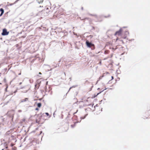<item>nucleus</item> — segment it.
<instances>
[{"label":"nucleus","instance_id":"412c9836","mask_svg":"<svg viewBox=\"0 0 150 150\" xmlns=\"http://www.w3.org/2000/svg\"><path fill=\"white\" fill-rule=\"evenodd\" d=\"M118 39V38H117L116 39V41H117V40Z\"/></svg>","mask_w":150,"mask_h":150},{"label":"nucleus","instance_id":"f8f14e48","mask_svg":"<svg viewBox=\"0 0 150 150\" xmlns=\"http://www.w3.org/2000/svg\"><path fill=\"white\" fill-rule=\"evenodd\" d=\"M103 90L102 91L100 92L99 93H98L96 95H95L94 97V98L96 97L102 91H103Z\"/></svg>","mask_w":150,"mask_h":150},{"label":"nucleus","instance_id":"a878e982","mask_svg":"<svg viewBox=\"0 0 150 150\" xmlns=\"http://www.w3.org/2000/svg\"><path fill=\"white\" fill-rule=\"evenodd\" d=\"M6 148H8V147L7 146L6 147Z\"/></svg>","mask_w":150,"mask_h":150},{"label":"nucleus","instance_id":"6e6552de","mask_svg":"<svg viewBox=\"0 0 150 150\" xmlns=\"http://www.w3.org/2000/svg\"><path fill=\"white\" fill-rule=\"evenodd\" d=\"M43 1V0H37V2L39 4L42 3Z\"/></svg>","mask_w":150,"mask_h":150},{"label":"nucleus","instance_id":"cd10ccee","mask_svg":"<svg viewBox=\"0 0 150 150\" xmlns=\"http://www.w3.org/2000/svg\"><path fill=\"white\" fill-rule=\"evenodd\" d=\"M61 15H62V13H61L60 14Z\"/></svg>","mask_w":150,"mask_h":150},{"label":"nucleus","instance_id":"9b49d317","mask_svg":"<svg viewBox=\"0 0 150 150\" xmlns=\"http://www.w3.org/2000/svg\"><path fill=\"white\" fill-rule=\"evenodd\" d=\"M110 51L108 50H106L105 52V54H108L109 53Z\"/></svg>","mask_w":150,"mask_h":150},{"label":"nucleus","instance_id":"423d86ee","mask_svg":"<svg viewBox=\"0 0 150 150\" xmlns=\"http://www.w3.org/2000/svg\"><path fill=\"white\" fill-rule=\"evenodd\" d=\"M28 98H25L24 99H22L21 100V102L23 103L25 102H26L27 101H28Z\"/></svg>","mask_w":150,"mask_h":150},{"label":"nucleus","instance_id":"4468645a","mask_svg":"<svg viewBox=\"0 0 150 150\" xmlns=\"http://www.w3.org/2000/svg\"><path fill=\"white\" fill-rule=\"evenodd\" d=\"M116 49H117V47H116L115 48L113 47L112 48V50L113 51L115 50H116Z\"/></svg>","mask_w":150,"mask_h":150},{"label":"nucleus","instance_id":"6ab92c4d","mask_svg":"<svg viewBox=\"0 0 150 150\" xmlns=\"http://www.w3.org/2000/svg\"><path fill=\"white\" fill-rule=\"evenodd\" d=\"M40 121V120L38 121V120L37 119L36 120V122H39Z\"/></svg>","mask_w":150,"mask_h":150},{"label":"nucleus","instance_id":"20e7f679","mask_svg":"<svg viewBox=\"0 0 150 150\" xmlns=\"http://www.w3.org/2000/svg\"><path fill=\"white\" fill-rule=\"evenodd\" d=\"M122 33V30L121 29H120L119 31H117L115 35H121Z\"/></svg>","mask_w":150,"mask_h":150},{"label":"nucleus","instance_id":"b1692460","mask_svg":"<svg viewBox=\"0 0 150 150\" xmlns=\"http://www.w3.org/2000/svg\"><path fill=\"white\" fill-rule=\"evenodd\" d=\"M21 83H20V84H21Z\"/></svg>","mask_w":150,"mask_h":150},{"label":"nucleus","instance_id":"f257e3e1","mask_svg":"<svg viewBox=\"0 0 150 150\" xmlns=\"http://www.w3.org/2000/svg\"><path fill=\"white\" fill-rule=\"evenodd\" d=\"M150 116V110L147 111L145 114V116H144V119H147Z\"/></svg>","mask_w":150,"mask_h":150},{"label":"nucleus","instance_id":"dca6fc26","mask_svg":"<svg viewBox=\"0 0 150 150\" xmlns=\"http://www.w3.org/2000/svg\"><path fill=\"white\" fill-rule=\"evenodd\" d=\"M85 115V116L84 117H81V118H82V119H84L85 117L86 116V115Z\"/></svg>","mask_w":150,"mask_h":150},{"label":"nucleus","instance_id":"aec40b11","mask_svg":"<svg viewBox=\"0 0 150 150\" xmlns=\"http://www.w3.org/2000/svg\"><path fill=\"white\" fill-rule=\"evenodd\" d=\"M21 71H20V73L19 74H18V75H21Z\"/></svg>","mask_w":150,"mask_h":150},{"label":"nucleus","instance_id":"7ed1b4c3","mask_svg":"<svg viewBox=\"0 0 150 150\" xmlns=\"http://www.w3.org/2000/svg\"><path fill=\"white\" fill-rule=\"evenodd\" d=\"M86 44L87 46L88 47H94V45L91 43L89 42L88 41H86Z\"/></svg>","mask_w":150,"mask_h":150},{"label":"nucleus","instance_id":"2eb2a0df","mask_svg":"<svg viewBox=\"0 0 150 150\" xmlns=\"http://www.w3.org/2000/svg\"><path fill=\"white\" fill-rule=\"evenodd\" d=\"M45 114H46V115L47 116H48L49 115V114L47 112H46L45 113Z\"/></svg>","mask_w":150,"mask_h":150},{"label":"nucleus","instance_id":"f03ea898","mask_svg":"<svg viewBox=\"0 0 150 150\" xmlns=\"http://www.w3.org/2000/svg\"><path fill=\"white\" fill-rule=\"evenodd\" d=\"M9 33V32H7L6 29L4 28L3 30V32L1 35H8Z\"/></svg>","mask_w":150,"mask_h":150},{"label":"nucleus","instance_id":"bb28decb","mask_svg":"<svg viewBox=\"0 0 150 150\" xmlns=\"http://www.w3.org/2000/svg\"><path fill=\"white\" fill-rule=\"evenodd\" d=\"M2 150H4V149H2Z\"/></svg>","mask_w":150,"mask_h":150},{"label":"nucleus","instance_id":"a211bd4d","mask_svg":"<svg viewBox=\"0 0 150 150\" xmlns=\"http://www.w3.org/2000/svg\"><path fill=\"white\" fill-rule=\"evenodd\" d=\"M35 110L38 111L39 110V109L38 108H36L35 109Z\"/></svg>","mask_w":150,"mask_h":150},{"label":"nucleus","instance_id":"4be33fe9","mask_svg":"<svg viewBox=\"0 0 150 150\" xmlns=\"http://www.w3.org/2000/svg\"><path fill=\"white\" fill-rule=\"evenodd\" d=\"M39 74H42L41 72H40L39 73Z\"/></svg>","mask_w":150,"mask_h":150},{"label":"nucleus","instance_id":"9d476101","mask_svg":"<svg viewBox=\"0 0 150 150\" xmlns=\"http://www.w3.org/2000/svg\"><path fill=\"white\" fill-rule=\"evenodd\" d=\"M42 104L40 103H38L37 104V106L39 108H40Z\"/></svg>","mask_w":150,"mask_h":150},{"label":"nucleus","instance_id":"0eeeda50","mask_svg":"<svg viewBox=\"0 0 150 150\" xmlns=\"http://www.w3.org/2000/svg\"><path fill=\"white\" fill-rule=\"evenodd\" d=\"M0 11H1V13L0 15V16H2V15H3V14L4 13V10L3 8H1L0 9Z\"/></svg>","mask_w":150,"mask_h":150},{"label":"nucleus","instance_id":"ddd939ff","mask_svg":"<svg viewBox=\"0 0 150 150\" xmlns=\"http://www.w3.org/2000/svg\"><path fill=\"white\" fill-rule=\"evenodd\" d=\"M39 87V84L37 85H35V88H38Z\"/></svg>","mask_w":150,"mask_h":150},{"label":"nucleus","instance_id":"393cba45","mask_svg":"<svg viewBox=\"0 0 150 150\" xmlns=\"http://www.w3.org/2000/svg\"><path fill=\"white\" fill-rule=\"evenodd\" d=\"M112 79H113V76H112Z\"/></svg>","mask_w":150,"mask_h":150},{"label":"nucleus","instance_id":"1a4fd4ad","mask_svg":"<svg viewBox=\"0 0 150 150\" xmlns=\"http://www.w3.org/2000/svg\"><path fill=\"white\" fill-rule=\"evenodd\" d=\"M76 123L74 122L73 124L71 125V127L72 128L76 126Z\"/></svg>","mask_w":150,"mask_h":150},{"label":"nucleus","instance_id":"c85d7f7f","mask_svg":"<svg viewBox=\"0 0 150 150\" xmlns=\"http://www.w3.org/2000/svg\"><path fill=\"white\" fill-rule=\"evenodd\" d=\"M36 150V149H35V150Z\"/></svg>","mask_w":150,"mask_h":150},{"label":"nucleus","instance_id":"f3484780","mask_svg":"<svg viewBox=\"0 0 150 150\" xmlns=\"http://www.w3.org/2000/svg\"><path fill=\"white\" fill-rule=\"evenodd\" d=\"M126 36L122 37V38H124V39H125V38H126Z\"/></svg>","mask_w":150,"mask_h":150},{"label":"nucleus","instance_id":"39448f33","mask_svg":"<svg viewBox=\"0 0 150 150\" xmlns=\"http://www.w3.org/2000/svg\"><path fill=\"white\" fill-rule=\"evenodd\" d=\"M91 98L90 97L88 98L87 100H86V101L87 102H88V104H87L86 105H89L91 104V102H90V100Z\"/></svg>","mask_w":150,"mask_h":150},{"label":"nucleus","instance_id":"5701e85b","mask_svg":"<svg viewBox=\"0 0 150 150\" xmlns=\"http://www.w3.org/2000/svg\"><path fill=\"white\" fill-rule=\"evenodd\" d=\"M88 19V18H86L85 19Z\"/></svg>","mask_w":150,"mask_h":150}]
</instances>
